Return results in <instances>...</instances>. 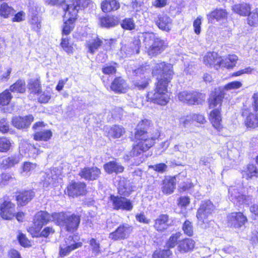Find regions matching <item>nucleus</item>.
Instances as JSON below:
<instances>
[{"label":"nucleus","instance_id":"nucleus-1","mask_svg":"<svg viewBox=\"0 0 258 258\" xmlns=\"http://www.w3.org/2000/svg\"><path fill=\"white\" fill-rule=\"evenodd\" d=\"M171 64L161 62L156 63L152 70V74L157 77L158 82L154 92H149L148 97L152 101L161 105H165L169 100L167 86L173 75Z\"/></svg>","mask_w":258,"mask_h":258},{"label":"nucleus","instance_id":"nucleus-2","mask_svg":"<svg viewBox=\"0 0 258 258\" xmlns=\"http://www.w3.org/2000/svg\"><path fill=\"white\" fill-rule=\"evenodd\" d=\"M150 126V121L143 119L138 124L135 138L137 143L133 146L130 153V157L138 156L151 148L155 143V141L159 137L160 133L157 130L152 134L148 130ZM125 160L129 159V155L124 157Z\"/></svg>","mask_w":258,"mask_h":258},{"label":"nucleus","instance_id":"nucleus-3","mask_svg":"<svg viewBox=\"0 0 258 258\" xmlns=\"http://www.w3.org/2000/svg\"><path fill=\"white\" fill-rule=\"evenodd\" d=\"M63 217L62 212L54 213L50 215L46 211H39L34 216V225L29 227L28 231L33 236L37 237L44 225L50 221H53L56 224H60L62 222L61 219Z\"/></svg>","mask_w":258,"mask_h":258},{"label":"nucleus","instance_id":"nucleus-4","mask_svg":"<svg viewBox=\"0 0 258 258\" xmlns=\"http://www.w3.org/2000/svg\"><path fill=\"white\" fill-rule=\"evenodd\" d=\"M143 35L145 45L149 47L148 53L151 56L161 53L167 46L166 42L154 33L146 32Z\"/></svg>","mask_w":258,"mask_h":258},{"label":"nucleus","instance_id":"nucleus-5","mask_svg":"<svg viewBox=\"0 0 258 258\" xmlns=\"http://www.w3.org/2000/svg\"><path fill=\"white\" fill-rule=\"evenodd\" d=\"M108 204L115 210L131 211L134 207L130 199L118 196L111 195L109 198Z\"/></svg>","mask_w":258,"mask_h":258},{"label":"nucleus","instance_id":"nucleus-6","mask_svg":"<svg viewBox=\"0 0 258 258\" xmlns=\"http://www.w3.org/2000/svg\"><path fill=\"white\" fill-rule=\"evenodd\" d=\"M225 93L223 90L220 89H215L212 92L209 99V108L212 110L210 113H220L221 107L224 97Z\"/></svg>","mask_w":258,"mask_h":258},{"label":"nucleus","instance_id":"nucleus-7","mask_svg":"<svg viewBox=\"0 0 258 258\" xmlns=\"http://www.w3.org/2000/svg\"><path fill=\"white\" fill-rule=\"evenodd\" d=\"M179 100L189 104H201L205 101V95L197 92L183 91L178 94Z\"/></svg>","mask_w":258,"mask_h":258},{"label":"nucleus","instance_id":"nucleus-8","mask_svg":"<svg viewBox=\"0 0 258 258\" xmlns=\"http://www.w3.org/2000/svg\"><path fill=\"white\" fill-rule=\"evenodd\" d=\"M77 236L75 239L74 237L70 236L64 239L59 246V254L61 256L68 255L72 251L82 246V243L77 242Z\"/></svg>","mask_w":258,"mask_h":258},{"label":"nucleus","instance_id":"nucleus-9","mask_svg":"<svg viewBox=\"0 0 258 258\" xmlns=\"http://www.w3.org/2000/svg\"><path fill=\"white\" fill-rule=\"evenodd\" d=\"M147 70L145 67H141L133 72L134 76L133 83L139 90L144 89L149 84V79L145 76Z\"/></svg>","mask_w":258,"mask_h":258},{"label":"nucleus","instance_id":"nucleus-10","mask_svg":"<svg viewBox=\"0 0 258 258\" xmlns=\"http://www.w3.org/2000/svg\"><path fill=\"white\" fill-rule=\"evenodd\" d=\"M214 205L210 201L203 202L198 210L197 217L202 223H208V219L214 211Z\"/></svg>","mask_w":258,"mask_h":258},{"label":"nucleus","instance_id":"nucleus-11","mask_svg":"<svg viewBox=\"0 0 258 258\" xmlns=\"http://www.w3.org/2000/svg\"><path fill=\"white\" fill-rule=\"evenodd\" d=\"M44 126L45 124L42 121L37 122L33 125V129L36 131L33 135L35 140L47 142L51 138L52 133L50 130H40Z\"/></svg>","mask_w":258,"mask_h":258},{"label":"nucleus","instance_id":"nucleus-12","mask_svg":"<svg viewBox=\"0 0 258 258\" xmlns=\"http://www.w3.org/2000/svg\"><path fill=\"white\" fill-rule=\"evenodd\" d=\"M77 16V12L76 10L68 11L67 10L64 15V23L62 33L63 35L69 34L74 28L75 22Z\"/></svg>","mask_w":258,"mask_h":258},{"label":"nucleus","instance_id":"nucleus-13","mask_svg":"<svg viewBox=\"0 0 258 258\" xmlns=\"http://www.w3.org/2000/svg\"><path fill=\"white\" fill-rule=\"evenodd\" d=\"M132 228L127 224L120 225L115 231L109 234V237L113 240H118L127 238L131 232Z\"/></svg>","mask_w":258,"mask_h":258},{"label":"nucleus","instance_id":"nucleus-14","mask_svg":"<svg viewBox=\"0 0 258 258\" xmlns=\"http://www.w3.org/2000/svg\"><path fill=\"white\" fill-rule=\"evenodd\" d=\"M64 215L62 218V222L60 224H56L58 225L65 226L66 229L68 231H72L76 230L80 223V217L75 215L68 216L64 213H62Z\"/></svg>","mask_w":258,"mask_h":258},{"label":"nucleus","instance_id":"nucleus-15","mask_svg":"<svg viewBox=\"0 0 258 258\" xmlns=\"http://www.w3.org/2000/svg\"><path fill=\"white\" fill-rule=\"evenodd\" d=\"M15 205L9 201H5L0 205V215L3 219L11 220L15 216Z\"/></svg>","mask_w":258,"mask_h":258},{"label":"nucleus","instance_id":"nucleus-16","mask_svg":"<svg viewBox=\"0 0 258 258\" xmlns=\"http://www.w3.org/2000/svg\"><path fill=\"white\" fill-rule=\"evenodd\" d=\"M86 192V184L83 182H74L67 187V194L70 197L83 196Z\"/></svg>","mask_w":258,"mask_h":258},{"label":"nucleus","instance_id":"nucleus-17","mask_svg":"<svg viewBox=\"0 0 258 258\" xmlns=\"http://www.w3.org/2000/svg\"><path fill=\"white\" fill-rule=\"evenodd\" d=\"M229 194L231 200L234 203L237 202L239 204L248 205L252 200L251 196H246L240 194L237 189L233 186L229 188Z\"/></svg>","mask_w":258,"mask_h":258},{"label":"nucleus","instance_id":"nucleus-18","mask_svg":"<svg viewBox=\"0 0 258 258\" xmlns=\"http://www.w3.org/2000/svg\"><path fill=\"white\" fill-rule=\"evenodd\" d=\"M33 120L31 114L24 117L16 116L12 119L13 125L17 128L21 129L28 127Z\"/></svg>","mask_w":258,"mask_h":258},{"label":"nucleus","instance_id":"nucleus-19","mask_svg":"<svg viewBox=\"0 0 258 258\" xmlns=\"http://www.w3.org/2000/svg\"><path fill=\"white\" fill-rule=\"evenodd\" d=\"M100 173V169L97 167H85L81 169L79 175L86 180H93L99 177Z\"/></svg>","mask_w":258,"mask_h":258},{"label":"nucleus","instance_id":"nucleus-20","mask_svg":"<svg viewBox=\"0 0 258 258\" xmlns=\"http://www.w3.org/2000/svg\"><path fill=\"white\" fill-rule=\"evenodd\" d=\"M110 89L116 93H124L127 90L128 85L121 77H116L111 83Z\"/></svg>","mask_w":258,"mask_h":258},{"label":"nucleus","instance_id":"nucleus-21","mask_svg":"<svg viewBox=\"0 0 258 258\" xmlns=\"http://www.w3.org/2000/svg\"><path fill=\"white\" fill-rule=\"evenodd\" d=\"M155 23L158 28L163 31H169L171 30L172 21L167 15H159L155 20Z\"/></svg>","mask_w":258,"mask_h":258},{"label":"nucleus","instance_id":"nucleus-22","mask_svg":"<svg viewBox=\"0 0 258 258\" xmlns=\"http://www.w3.org/2000/svg\"><path fill=\"white\" fill-rule=\"evenodd\" d=\"M141 41L139 39L135 38L131 42L125 44L121 49L127 55L138 54L140 51Z\"/></svg>","mask_w":258,"mask_h":258},{"label":"nucleus","instance_id":"nucleus-23","mask_svg":"<svg viewBox=\"0 0 258 258\" xmlns=\"http://www.w3.org/2000/svg\"><path fill=\"white\" fill-rule=\"evenodd\" d=\"M195 245V241L190 238H185L179 241L176 253H185L188 252L194 249Z\"/></svg>","mask_w":258,"mask_h":258},{"label":"nucleus","instance_id":"nucleus-24","mask_svg":"<svg viewBox=\"0 0 258 258\" xmlns=\"http://www.w3.org/2000/svg\"><path fill=\"white\" fill-rule=\"evenodd\" d=\"M169 226V218L167 215H161L155 220L154 227L158 232H163Z\"/></svg>","mask_w":258,"mask_h":258},{"label":"nucleus","instance_id":"nucleus-25","mask_svg":"<svg viewBox=\"0 0 258 258\" xmlns=\"http://www.w3.org/2000/svg\"><path fill=\"white\" fill-rule=\"evenodd\" d=\"M22 159L21 155H13L4 158L1 163L2 168L7 169L18 164Z\"/></svg>","mask_w":258,"mask_h":258},{"label":"nucleus","instance_id":"nucleus-26","mask_svg":"<svg viewBox=\"0 0 258 258\" xmlns=\"http://www.w3.org/2000/svg\"><path fill=\"white\" fill-rule=\"evenodd\" d=\"M246 220V218L240 212L233 213L228 216L229 223L235 227L241 226Z\"/></svg>","mask_w":258,"mask_h":258},{"label":"nucleus","instance_id":"nucleus-27","mask_svg":"<svg viewBox=\"0 0 258 258\" xmlns=\"http://www.w3.org/2000/svg\"><path fill=\"white\" fill-rule=\"evenodd\" d=\"M222 58L218 56L216 52H208L204 57V62L207 66L212 65L220 67L221 65Z\"/></svg>","mask_w":258,"mask_h":258},{"label":"nucleus","instance_id":"nucleus-28","mask_svg":"<svg viewBox=\"0 0 258 258\" xmlns=\"http://www.w3.org/2000/svg\"><path fill=\"white\" fill-rule=\"evenodd\" d=\"M119 8L120 4L116 0H104L101 3V9L104 13L115 11Z\"/></svg>","mask_w":258,"mask_h":258},{"label":"nucleus","instance_id":"nucleus-29","mask_svg":"<svg viewBox=\"0 0 258 258\" xmlns=\"http://www.w3.org/2000/svg\"><path fill=\"white\" fill-rule=\"evenodd\" d=\"M232 9L234 13L241 16H247L250 14L251 7L247 3L235 4L232 6Z\"/></svg>","mask_w":258,"mask_h":258},{"label":"nucleus","instance_id":"nucleus-30","mask_svg":"<svg viewBox=\"0 0 258 258\" xmlns=\"http://www.w3.org/2000/svg\"><path fill=\"white\" fill-rule=\"evenodd\" d=\"M104 130L108 137L113 139L121 137L125 132L123 128L116 125L111 127L106 126Z\"/></svg>","mask_w":258,"mask_h":258},{"label":"nucleus","instance_id":"nucleus-31","mask_svg":"<svg viewBox=\"0 0 258 258\" xmlns=\"http://www.w3.org/2000/svg\"><path fill=\"white\" fill-rule=\"evenodd\" d=\"M55 168L51 170L46 173V177L43 181V186L44 188H48L51 185H53L57 181L59 175L56 173Z\"/></svg>","mask_w":258,"mask_h":258},{"label":"nucleus","instance_id":"nucleus-32","mask_svg":"<svg viewBox=\"0 0 258 258\" xmlns=\"http://www.w3.org/2000/svg\"><path fill=\"white\" fill-rule=\"evenodd\" d=\"M105 171L108 174L115 173L116 174L123 172L124 167L115 161H110L104 165Z\"/></svg>","mask_w":258,"mask_h":258},{"label":"nucleus","instance_id":"nucleus-33","mask_svg":"<svg viewBox=\"0 0 258 258\" xmlns=\"http://www.w3.org/2000/svg\"><path fill=\"white\" fill-rule=\"evenodd\" d=\"M30 14V22L33 29L37 31L41 28V19L38 17L37 12L35 8H31L29 9Z\"/></svg>","mask_w":258,"mask_h":258},{"label":"nucleus","instance_id":"nucleus-34","mask_svg":"<svg viewBox=\"0 0 258 258\" xmlns=\"http://www.w3.org/2000/svg\"><path fill=\"white\" fill-rule=\"evenodd\" d=\"M34 196V192L31 190L22 191L17 196L18 204L21 206L26 205Z\"/></svg>","mask_w":258,"mask_h":258},{"label":"nucleus","instance_id":"nucleus-35","mask_svg":"<svg viewBox=\"0 0 258 258\" xmlns=\"http://www.w3.org/2000/svg\"><path fill=\"white\" fill-rule=\"evenodd\" d=\"M100 23L102 27L108 28L118 25L119 19L117 17L114 16H107L100 18Z\"/></svg>","mask_w":258,"mask_h":258},{"label":"nucleus","instance_id":"nucleus-36","mask_svg":"<svg viewBox=\"0 0 258 258\" xmlns=\"http://www.w3.org/2000/svg\"><path fill=\"white\" fill-rule=\"evenodd\" d=\"M175 188V179L168 178L165 179L163 181L162 187V192L166 195L172 194Z\"/></svg>","mask_w":258,"mask_h":258},{"label":"nucleus","instance_id":"nucleus-37","mask_svg":"<svg viewBox=\"0 0 258 258\" xmlns=\"http://www.w3.org/2000/svg\"><path fill=\"white\" fill-rule=\"evenodd\" d=\"M90 2V0H73L72 4H70L66 6L67 10L70 12L76 10L78 13L79 8L88 7Z\"/></svg>","mask_w":258,"mask_h":258},{"label":"nucleus","instance_id":"nucleus-38","mask_svg":"<svg viewBox=\"0 0 258 258\" xmlns=\"http://www.w3.org/2000/svg\"><path fill=\"white\" fill-rule=\"evenodd\" d=\"M36 167V163L25 162L21 166V174L22 176H29L34 171Z\"/></svg>","mask_w":258,"mask_h":258},{"label":"nucleus","instance_id":"nucleus-39","mask_svg":"<svg viewBox=\"0 0 258 258\" xmlns=\"http://www.w3.org/2000/svg\"><path fill=\"white\" fill-rule=\"evenodd\" d=\"M243 177L248 179L253 177H257L258 169L253 164H249L247 166L246 170L242 172Z\"/></svg>","mask_w":258,"mask_h":258},{"label":"nucleus","instance_id":"nucleus-40","mask_svg":"<svg viewBox=\"0 0 258 258\" xmlns=\"http://www.w3.org/2000/svg\"><path fill=\"white\" fill-rule=\"evenodd\" d=\"M227 14L226 12L223 9H217L211 13L208 17V20L209 21H211L214 19H216L217 21L222 19H224L227 17Z\"/></svg>","mask_w":258,"mask_h":258},{"label":"nucleus","instance_id":"nucleus-41","mask_svg":"<svg viewBox=\"0 0 258 258\" xmlns=\"http://www.w3.org/2000/svg\"><path fill=\"white\" fill-rule=\"evenodd\" d=\"M245 124L247 127L255 128L258 126V114H248Z\"/></svg>","mask_w":258,"mask_h":258},{"label":"nucleus","instance_id":"nucleus-42","mask_svg":"<svg viewBox=\"0 0 258 258\" xmlns=\"http://www.w3.org/2000/svg\"><path fill=\"white\" fill-rule=\"evenodd\" d=\"M15 12L14 9L6 3H2L0 6V15L5 18L14 15Z\"/></svg>","mask_w":258,"mask_h":258},{"label":"nucleus","instance_id":"nucleus-43","mask_svg":"<svg viewBox=\"0 0 258 258\" xmlns=\"http://www.w3.org/2000/svg\"><path fill=\"white\" fill-rule=\"evenodd\" d=\"M209 119L216 130L220 131L222 128V117L220 114H210Z\"/></svg>","mask_w":258,"mask_h":258},{"label":"nucleus","instance_id":"nucleus-44","mask_svg":"<svg viewBox=\"0 0 258 258\" xmlns=\"http://www.w3.org/2000/svg\"><path fill=\"white\" fill-rule=\"evenodd\" d=\"M25 82L24 80H18L10 87V91L13 92L23 93L25 92Z\"/></svg>","mask_w":258,"mask_h":258},{"label":"nucleus","instance_id":"nucleus-45","mask_svg":"<svg viewBox=\"0 0 258 258\" xmlns=\"http://www.w3.org/2000/svg\"><path fill=\"white\" fill-rule=\"evenodd\" d=\"M28 88L32 92L39 94L41 91L40 79H31L28 83Z\"/></svg>","mask_w":258,"mask_h":258},{"label":"nucleus","instance_id":"nucleus-46","mask_svg":"<svg viewBox=\"0 0 258 258\" xmlns=\"http://www.w3.org/2000/svg\"><path fill=\"white\" fill-rule=\"evenodd\" d=\"M102 41L98 37L93 39L92 41L88 42L87 46L89 49V52L91 53H94L102 44Z\"/></svg>","mask_w":258,"mask_h":258},{"label":"nucleus","instance_id":"nucleus-47","mask_svg":"<svg viewBox=\"0 0 258 258\" xmlns=\"http://www.w3.org/2000/svg\"><path fill=\"white\" fill-rule=\"evenodd\" d=\"M12 146L11 141L6 137L0 138V152H7Z\"/></svg>","mask_w":258,"mask_h":258},{"label":"nucleus","instance_id":"nucleus-48","mask_svg":"<svg viewBox=\"0 0 258 258\" xmlns=\"http://www.w3.org/2000/svg\"><path fill=\"white\" fill-rule=\"evenodd\" d=\"M181 234L180 232H176L172 234L167 241V246L170 248H173L177 243V241L180 238Z\"/></svg>","mask_w":258,"mask_h":258},{"label":"nucleus","instance_id":"nucleus-49","mask_svg":"<svg viewBox=\"0 0 258 258\" xmlns=\"http://www.w3.org/2000/svg\"><path fill=\"white\" fill-rule=\"evenodd\" d=\"M12 96L9 90H6L0 94V105H6L9 103Z\"/></svg>","mask_w":258,"mask_h":258},{"label":"nucleus","instance_id":"nucleus-50","mask_svg":"<svg viewBox=\"0 0 258 258\" xmlns=\"http://www.w3.org/2000/svg\"><path fill=\"white\" fill-rule=\"evenodd\" d=\"M172 252L167 250H157L153 254V258H171Z\"/></svg>","mask_w":258,"mask_h":258},{"label":"nucleus","instance_id":"nucleus-51","mask_svg":"<svg viewBox=\"0 0 258 258\" xmlns=\"http://www.w3.org/2000/svg\"><path fill=\"white\" fill-rule=\"evenodd\" d=\"M122 28L126 30H132L135 28V24L132 18H125L121 24Z\"/></svg>","mask_w":258,"mask_h":258},{"label":"nucleus","instance_id":"nucleus-52","mask_svg":"<svg viewBox=\"0 0 258 258\" xmlns=\"http://www.w3.org/2000/svg\"><path fill=\"white\" fill-rule=\"evenodd\" d=\"M90 245L92 253L95 256L97 255L100 252L99 243L95 239L92 238L90 240Z\"/></svg>","mask_w":258,"mask_h":258},{"label":"nucleus","instance_id":"nucleus-53","mask_svg":"<svg viewBox=\"0 0 258 258\" xmlns=\"http://www.w3.org/2000/svg\"><path fill=\"white\" fill-rule=\"evenodd\" d=\"M182 229L184 234L187 236H191L193 234V228L191 223L187 220L183 224Z\"/></svg>","mask_w":258,"mask_h":258},{"label":"nucleus","instance_id":"nucleus-54","mask_svg":"<svg viewBox=\"0 0 258 258\" xmlns=\"http://www.w3.org/2000/svg\"><path fill=\"white\" fill-rule=\"evenodd\" d=\"M38 94L39 95L38 100L41 103H45L47 102L51 97L50 93L48 91L42 92L41 91H40Z\"/></svg>","mask_w":258,"mask_h":258},{"label":"nucleus","instance_id":"nucleus-55","mask_svg":"<svg viewBox=\"0 0 258 258\" xmlns=\"http://www.w3.org/2000/svg\"><path fill=\"white\" fill-rule=\"evenodd\" d=\"M17 238L21 245L24 247H28L31 246L30 241L23 234L19 233L17 236Z\"/></svg>","mask_w":258,"mask_h":258},{"label":"nucleus","instance_id":"nucleus-56","mask_svg":"<svg viewBox=\"0 0 258 258\" xmlns=\"http://www.w3.org/2000/svg\"><path fill=\"white\" fill-rule=\"evenodd\" d=\"M60 44L68 53L73 52V47L70 45L68 38L62 37Z\"/></svg>","mask_w":258,"mask_h":258},{"label":"nucleus","instance_id":"nucleus-57","mask_svg":"<svg viewBox=\"0 0 258 258\" xmlns=\"http://www.w3.org/2000/svg\"><path fill=\"white\" fill-rule=\"evenodd\" d=\"M242 86V84L240 82L234 81L226 84L224 88L227 90L231 89H237L241 87Z\"/></svg>","mask_w":258,"mask_h":258},{"label":"nucleus","instance_id":"nucleus-58","mask_svg":"<svg viewBox=\"0 0 258 258\" xmlns=\"http://www.w3.org/2000/svg\"><path fill=\"white\" fill-rule=\"evenodd\" d=\"M46 3L48 5H50L51 6H58L60 5L62 7L64 11H67V6L68 5H66L64 4V2L61 1L60 2L59 0H46Z\"/></svg>","mask_w":258,"mask_h":258},{"label":"nucleus","instance_id":"nucleus-59","mask_svg":"<svg viewBox=\"0 0 258 258\" xmlns=\"http://www.w3.org/2000/svg\"><path fill=\"white\" fill-rule=\"evenodd\" d=\"M9 130V125L6 119H0V132L3 134L7 133Z\"/></svg>","mask_w":258,"mask_h":258},{"label":"nucleus","instance_id":"nucleus-60","mask_svg":"<svg viewBox=\"0 0 258 258\" xmlns=\"http://www.w3.org/2000/svg\"><path fill=\"white\" fill-rule=\"evenodd\" d=\"M202 24L201 17H198L194 22L193 26L194 31L197 34H199L201 32V25Z\"/></svg>","mask_w":258,"mask_h":258},{"label":"nucleus","instance_id":"nucleus-61","mask_svg":"<svg viewBox=\"0 0 258 258\" xmlns=\"http://www.w3.org/2000/svg\"><path fill=\"white\" fill-rule=\"evenodd\" d=\"M116 70L113 66H106L102 68V72L106 75L113 74L116 73Z\"/></svg>","mask_w":258,"mask_h":258},{"label":"nucleus","instance_id":"nucleus-62","mask_svg":"<svg viewBox=\"0 0 258 258\" xmlns=\"http://www.w3.org/2000/svg\"><path fill=\"white\" fill-rule=\"evenodd\" d=\"M248 24L250 26L254 25L258 21V17L257 14H251L248 15Z\"/></svg>","mask_w":258,"mask_h":258},{"label":"nucleus","instance_id":"nucleus-63","mask_svg":"<svg viewBox=\"0 0 258 258\" xmlns=\"http://www.w3.org/2000/svg\"><path fill=\"white\" fill-rule=\"evenodd\" d=\"M54 232V230L52 227H46L41 231L40 233H39L38 236L41 235L42 236L46 237L49 234H53Z\"/></svg>","mask_w":258,"mask_h":258},{"label":"nucleus","instance_id":"nucleus-64","mask_svg":"<svg viewBox=\"0 0 258 258\" xmlns=\"http://www.w3.org/2000/svg\"><path fill=\"white\" fill-rule=\"evenodd\" d=\"M252 107L255 111H258V92L253 94L252 97Z\"/></svg>","mask_w":258,"mask_h":258}]
</instances>
